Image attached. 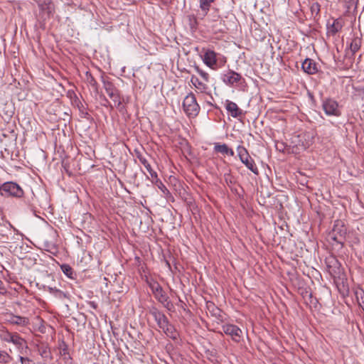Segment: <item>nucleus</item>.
Wrapping results in <instances>:
<instances>
[{"label": "nucleus", "mask_w": 364, "mask_h": 364, "mask_svg": "<svg viewBox=\"0 0 364 364\" xmlns=\"http://www.w3.org/2000/svg\"><path fill=\"white\" fill-rule=\"evenodd\" d=\"M215 0H199L200 3V9L203 12V15H207L208 12L210 10L211 4L213 3Z\"/></svg>", "instance_id": "obj_23"}, {"label": "nucleus", "mask_w": 364, "mask_h": 364, "mask_svg": "<svg viewBox=\"0 0 364 364\" xmlns=\"http://www.w3.org/2000/svg\"><path fill=\"white\" fill-rule=\"evenodd\" d=\"M60 269L62 272L68 277L70 279L74 278V273L73 268L67 264H63L60 266Z\"/></svg>", "instance_id": "obj_25"}, {"label": "nucleus", "mask_w": 364, "mask_h": 364, "mask_svg": "<svg viewBox=\"0 0 364 364\" xmlns=\"http://www.w3.org/2000/svg\"><path fill=\"white\" fill-rule=\"evenodd\" d=\"M152 183L155 184L164 193H168V191L162 181L156 176V178L151 179Z\"/></svg>", "instance_id": "obj_26"}, {"label": "nucleus", "mask_w": 364, "mask_h": 364, "mask_svg": "<svg viewBox=\"0 0 364 364\" xmlns=\"http://www.w3.org/2000/svg\"><path fill=\"white\" fill-rule=\"evenodd\" d=\"M355 90L360 95H362V97L364 98V86L358 87Z\"/></svg>", "instance_id": "obj_33"}, {"label": "nucleus", "mask_w": 364, "mask_h": 364, "mask_svg": "<svg viewBox=\"0 0 364 364\" xmlns=\"http://www.w3.org/2000/svg\"><path fill=\"white\" fill-rule=\"evenodd\" d=\"M342 27L343 24L340 20H334L332 25L328 28V32L332 35H334L340 31Z\"/></svg>", "instance_id": "obj_21"}, {"label": "nucleus", "mask_w": 364, "mask_h": 364, "mask_svg": "<svg viewBox=\"0 0 364 364\" xmlns=\"http://www.w3.org/2000/svg\"><path fill=\"white\" fill-rule=\"evenodd\" d=\"M139 161L144 165V168L146 169L148 173H149L151 178L149 176H146L148 179L156 178L157 173L151 168L150 164L148 161L143 156H139Z\"/></svg>", "instance_id": "obj_20"}, {"label": "nucleus", "mask_w": 364, "mask_h": 364, "mask_svg": "<svg viewBox=\"0 0 364 364\" xmlns=\"http://www.w3.org/2000/svg\"><path fill=\"white\" fill-rule=\"evenodd\" d=\"M86 75L87 76V82L93 87L96 86L97 82L95 80V78L92 77V75L89 73L87 72Z\"/></svg>", "instance_id": "obj_32"}, {"label": "nucleus", "mask_w": 364, "mask_h": 364, "mask_svg": "<svg viewBox=\"0 0 364 364\" xmlns=\"http://www.w3.org/2000/svg\"><path fill=\"white\" fill-rule=\"evenodd\" d=\"M103 87L105 88L108 96L114 102V107H117L121 113H124L126 111V108L122 105V97L119 95V92L114 85V84L110 81L103 80Z\"/></svg>", "instance_id": "obj_2"}, {"label": "nucleus", "mask_w": 364, "mask_h": 364, "mask_svg": "<svg viewBox=\"0 0 364 364\" xmlns=\"http://www.w3.org/2000/svg\"><path fill=\"white\" fill-rule=\"evenodd\" d=\"M48 291L50 294H52L54 296H55L57 298H59V299H62V298H64L65 296V295L63 291H62L60 289H56L55 287L53 288V287H48Z\"/></svg>", "instance_id": "obj_27"}, {"label": "nucleus", "mask_w": 364, "mask_h": 364, "mask_svg": "<svg viewBox=\"0 0 364 364\" xmlns=\"http://www.w3.org/2000/svg\"><path fill=\"white\" fill-rule=\"evenodd\" d=\"M0 339L1 341L12 343L22 355L23 350L28 348L26 341L16 332L4 330L0 333Z\"/></svg>", "instance_id": "obj_1"}, {"label": "nucleus", "mask_w": 364, "mask_h": 364, "mask_svg": "<svg viewBox=\"0 0 364 364\" xmlns=\"http://www.w3.org/2000/svg\"><path fill=\"white\" fill-rule=\"evenodd\" d=\"M358 294H360V299H361L362 303L364 304V291H360V293L357 292V295H358Z\"/></svg>", "instance_id": "obj_35"}, {"label": "nucleus", "mask_w": 364, "mask_h": 364, "mask_svg": "<svg viewBox=\"0 0 364 364\" xmlns=\"http://www.w3.org/2000/svg\"><path fill=\"white\" fill-rule=\"evenodd\" d=\"M18 360L21 362V364H35L33 360L25 357L23 355H19Z\"/></svg>", "instance_id": "obj_31"}, {"label": "nucleus", "mask_w": 364, "mask_h": 364, "mask_svg": "<svg viewBox=\"0 0 364 364\" xmlns=\"http://www.w3.org/2000/svg\"><path fill=\"white\" fill-rule=\"evenodd\" d=\"M149 287L158 301L161 303L165 307L168 308L171 301L161 285L158 282H154L150 283Z\"/></svg>", "instance_id": "obj_8"}, {"label": "nucleus", "mask_w": 364, "mask_h": 364, "mask_svg": "<svg viewBox=\"0 0 364 364\" xmlns=\"http://www.w3.org/2000/svg\"><path fill=\"white\" fill-rule=\"evenodd\" d=\"M195 69H196V71L201 76L203 81H205V82H208L209 81V74L208 73L203 71L198 67H196Z\"/></svg>", "instance_id": "obj_30"}, {"label": "nucleus", "mask_w": 364, "mask_h": 364, "mask_svg": "<svg viewBox=\"0 0 364 364\" xmlns=\"http://www.w3.org/2000/svg\"><path fill=\"white\" fill-rule=\"evenodd\" d=\"M149 313L154 317L158 326L161 329L164 328V326H166L168 322V318L166 316V315L154 307L150 309Z\"/></svg>", "instance_id": "obj_10"}, {"label": "nucleus", "mask_w": 364, "mask_h": 364, "mask_svg": "<svg viewBox=\"0 0 364 364\" xmlns=\"http://www.w3.org/2000/svg\"><path fill=\"white\" fill-rule=\"evenodd\" d=\"M36 3L39 9V19L45 21L53 16L55 5L51 0H38Z\"/></svg>", "instance_id": "obj_6"}, {"label": "nucleus", "mask_w": 364, "mask_h": 364, "mask_svg": "<svg viewBox=\"0 0 364 364\" xmlns=\"http://www.w3.org/2000/svg\"><path fill=\"white\" fill-rule=\"evenodd\" d=\"M241 79V75L233 70H228L222 77L223 82L230 86H232L239 82Z\"/></svg>", "instance_id": "obj_11"}, {"label": "nucleus", "mask_w": 364, "mask_h": 364, "mask_svg": "<svg viewBox=\"0 0 364 364\" xmlns=\"http://www.w3.org/2000/svg\"><path fill=\"white\" fill-rule=\"evenodd\" d=\"M222 329L225 334L231 337L232 340L235 342H240L242 336V330L236 325L231 323H225L222 325Z\"/></svg>", "instance_id": "obj_9"}, {"label": "nucleus", "mask_w": 364, "mask_h": 364, "mask_svg": "<svg viewBox=\"0 0 364 364\" xmlns=\"http://www.w3.org/2000/svg\"><path fill=\"white\" fill-rule=\"evenodd\" d=\"M164 333L169 338H171L173 340H176L178 333L176 331L175 327L169 323V321L167 323L166 326H164V328H161Z\"/></svg>", "instance_id": "obj_19"}, {"label": "nucleus", "mask_w": 364, "mask_h": 364, "mask_svg": "<svg viewBox=\"0 0 364 364\" xmlns=\"http://www.w3.org/2000/svg\"><path fill=\"white\" fill-rule=\"evenodd\" d=\"M0 194L4 197L20 198L23 197L24 192L18 183L13 181H7L2 183Z\"/></svg>", "instance_id": "obj_4"}, {"label": "nucleus", "mask_w": 364, "mask_h": 364, "mask_svg": "<svg viewBox=\"0 0 364 364\" xmlns=\"http://www.w3.org/2000/svg\"><path fill=\"white\" fill-rule=\"evenodd\" d=\"M203 63L209 68H214L217 63V54L212 50H208L203 55Z\"/></svg>", "instance_id": "obj_14"}, {"label": "nucleus", "mask_w": 364, "mask_h": 364, "mask_svg": "<svg viewBox=\"0 0 364 364\" xmlns=\"http://www.w3.org/2000/svg\"><path fill=\"white\" fill-rule=\"evenodd\" d=\"M322 108L327 116L340 117L341 115V110L338 102L332 98L323 99Z\"/></svg>", "instance_id": "obj_7"}, {"label": "nucleus", "mask_w": 364, "mask_h": 364, "mask_svg": "<svg viewBox=\"0 0 364 364\" xmlns=\"http://www.w3.org/2000/svg\"><path fill=\"white\" fill-rule=\"evenodd\" d=\"M39 354L43 358H48L50 357V352L47 347H41L38 348Z\"/></svg>", "instance_id": "obj_29"}, {"label": "nucleus", "mask_w": 364, "mask_h": 364, "mask_svg": "<svg viewBox=\"0 0 364 364\" xmlns=\"http://www.w3.org/2000/svg\"><path fill=\"white\" fill-rule=\"evenodd\" d=\"M11 360L12 358L8 353L4 350H0V363H9Z\"/></svg>", "instance_id": "obj_28"}, {"label": "nucleus", "mask_w": 364, "mask_h": 364, "mask_svg": "<svg viewBox=\"0 0 364 364\" xmlns=\"http://www.w3.org/2000/svg\"><path fill=\"white\" fill-rule=\"evenodd\" d=\"M237 152L240 161L253 173L258 175V168L247 149L242 146H238L237 147Z\"/></svg>", "instance_id": "obj_5"}, {"label": "nucleus", "mask_w": 364, "mask_h": 364, "mask_svg": "<svg viewBox=\"0 0 364 364\" xmlns=\"http://www.w3.org/2000/svg\"><path fill=\"white\" fill-rule=\"evenodd\" d=\"M225 109L234 118L243 115V111L238 107L237 105L229 100H225Z\"/></svg>", "instance_id": "obj_13"}, {"label": "nucleus", "mask_w": 364, "mask_h": 364, "mask_svg": "<svg viewBox=\"0 0 364 364\" xmlns=\"http://www.w3.org/2000/svg\"><path fill=\"white\" fill-rule=\"evenodd\" d=\"M191 82L199 92H205L208 90V85H206V82L205 81L200 80L195 75L191 76Z\"/></svg>", "instance_id": "obj_17"}, {"label": "nucleus", "mask_w": 364, "mask_h": 364, "mask_svg": "<svg viewBox=\"0 0 364 364\" xmlns=\"http://www.w3.org/2000/svg\"><path fill=\"white\" fill-rule=\"evenodd\" d=\"M361 40L359 38H355L352 40L350 44V50L351 55L353 56L355 53L360 48Z\"/></svg>", "instance_id": "obj_22"}, {"label": "nucleus", "mask_w": 364, "mask_h": 364, "mask_svg": "<svg viewBox=\"0 0 364 364\" xmlns=\"http://www.w3.org/2000/svg\"><path fill=\"white\" fill-rule=\"evenodd\" d=\"M183 108L188 117H195L198 114L200 108L193 92H190L184 98Z\"/></svg>", "instance_id": "obj_3"}, {"label": "nucleus", "mask_w": 364, "mask_h": 364, "mask_svg": "<svg viewBox=\"0 0 364 364\" xmlns=\"http://www.w3.org/2000/svg\"><path fill=\"white\" fill-rule=\"evenodd\" d=\"M314 6H316V7L317 8V9H318V10H319V9H318V6H318V4H316L314 5L312 8H314Z\"/></svg>", "instance_id": "obj_37"}, {"label": "nucleus", "mask_w": 364, "mask_h": 364, "mask_svg": "<svg viewBox=\"0 0 364 364\" xmlns=\"http://www.w3.org/2000/svg\"><path fill=\"white\" fill-rule=\"evenodd\" d=\"M6 291V289L4 284L1 280H0V293H4Z\"/></svg>", "instance_id": "obj_34"}, {"label": "nucleus", "mask_w": 364, "mask_h": 364, "mask_svg": "<svg viewBox=\"0 0 364 364\" xmlns=\"http://www.w3.org/2000/svg\"><path fill=\"white\" fill-rule=\"evenodd\" d=\"M341 221H336V223L334 225V228L333 229V232L336 235L337 233L339 234L341 236L345 235L346 230L343 228V225H341Z\"/></svg>", "instance_id": "obj_24"}, {"label": "nucleus", "mask_w": 364, "mask_h": 364, "mask_svg": "<svg viewBox=\"0 0 364 364\" xmlns=\"http://www.w3.org/2000/svg\"><path fill=\"white\" fill-rule=\"evenodd\" d=\"M214 151L215 152L229 155L230 156H234V151L229 148L228 146L225 144L215 143L214 144Z\"/></svg>", "instance_id": "obj_18"}, {"label": "nucleus", "mask_w": 364, "mask_h": 364, "mask_svg": "<svg viewBox=\"0 0 364 364\" xmlns=\"http://www.w3.org/2000/svg\"><path fill=\"white\" fill-rule=\"evenodd\" d=\"M301 68L305 73L309 75H314L318 71L316 63L309 58L304 60L301 64Z\"/></svg>", "instance_id": "obj_15"}, {"label": "nucleus", "mask_w": 364, "mask_h": 364, "mask_svg": "<svg viewBox=\"0 0 364 364\" xmlns=\"http://www.w3.org/2000/svg\"><path fill=\"white\" fill-rule=\"evenodd\" d=\"M106 102L108 103V105L111 107V108H113V106L110 104V102L107 100H105Z\"/></svg>", "instance_id": "obj_36"}, {"label": "nucleus", "mask_w": 364, "mask_h": 364, "mask_svg": "<svg viewBox=\"0 0 364 364\" xmlns=\"http://www.w3.org/2000/svg\"><path fill=\"white\" fill-rule=\"evenodd\" d=\"M206 308L210 315L220 321H223L222 311L215 305L213 302L208 301L206 303Z\"/></svg>", "instance_id": "obj_16"}, {"label": "nucleus", "mask_w": 364, "mask_h": 364, "mask_svg": "<svg viewBox=\"0 0 364 364\" xmlns=\"http://www.w3.org/2000/svg\"><path fill=\"white\" fill-rule=\"evenodd\" d=\"M7 321L12 325L21 327H26L30 324L29 318L14 314L9 315Z\"/></svg>", "instance_id": "obj_12"}]
</instances>
